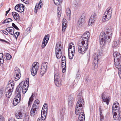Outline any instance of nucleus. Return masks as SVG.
Here are the masks:
<instances>
[{"label": "nucleus", "instance_id": "nucleus-20", "mask_svg": "<svg viewBox=\"0 0 121 121\" xmlns=\"http://www.w3.org/2000/svg\"><path fill=\"white\" fill-rule=\"evenodd\" d=\"M104 93H103L101 95L102 99L103 100L104 102H106L107 105L108 104L110 100V98L109 97L107 96L106 97L104 95Z\"/></svg>", "mask_w": 121, "mask_h": 121}, {"label": "nucleus", "instance_id": "nucleus-58", "mask_svg": "<svg viewBox=\"0 0 121 121\" xmlns=\"http://www.w3.org/2000/svg\"><path fill=\"white\" fill-rule=\"evenodd\" d=\"M9 27V29H12V30H13V32H14V29L13 27Z\"/></svg>", "mask_w": 121, "mask_h": 121}, {"label": "nucleus", "instance_id": "nucleus-8", "mask_svg": "<svg viewBox=\"0 0 121 121\" xmlns=\"http://www.w3.org/2000/svg\"><path fill=\"white\" fill-rule=\"evenodd\" d=\"M81 42L82 44L81 45H79L78 51L80 53L83 54L88 48V44L86 43H83L82 42Z\"/></svg>", "mask_w": 121, "mask_h": 121}, {"label": "nucleus", "instance_id": "nucleus-60", "mask_svg": "<svg viewBox=\"0 0 121 121\" xmlns=\"http://www.w3.org/2000/svg\"><path fill=\"white\" fill-rule=\"evenodd\" d=\"M9 27L7 28H6V29H5V30L8 32H9Z\"/></svg>", "mask_w": 121, "mask_h": 121}, {"label": "nucleus", "instance_id": "nucleus-19", "mask_svg": "<svg viewBox=\"0 0 121 121\" xmlns=\"http://www.w3.org/2000/svg\"><path fill=\"white\" fill-rule=\"evenodd\" d=\"M85 14L83 13L82 15L80 18L79 19L78 22V24L80 26H81L85 22Z\"/></svg>", "mask_w": 121, "mask_h": 121}, {"label": "nucleus", "instance_id": "nucleus-51", "mask_svg": "<svg viewBox=\"0 0 121 121\" xmlns=\"http://www.w3.org/2000/svg\"><path fill=\"white\" fill-rule=\"evenodd\" d=\"M22 1L23 2L26 4H27L29 3L28 0H23Z\"/></svg>", "mask_w": 121, "mask_h": 121}, {"label": "nucleus", "instance_id": "nucleus-11", "mask_svg": "<svg viewBox=\"0 0 121 121\" xmlns=\"http://www.w3.org/2000/svg\"><path fill=\"white\" fill-rule=\"evenodd\" d=\"M90 36V33L88 31H86L82 36L81 38L80 39V42H82V43H88V39Z\"/></svg>", "mask_w": 121, "mask_h": 121}, {"label": "nucleus", "instance_id": "nucleus-62", "mask_svg": "<svg viewBox=\"0 0 121 121\" xmlns=\"http://www.w3.org/2000/svg\"><path fill=\"white\" fill-rule=\"evenodd\" d=\"M42 121V120L41 118H40V119L39 118L38 119V120L37 121Z\"/></svg>", "mask_w": 121, "mask_h": 121}, {"label": "nucleus", "instance_id": "nucleus-63", "mask_svg": "<svg viewBox=\"0 0 121 121\" xmlns=\"http://www.w3.org/2000/svg\"><path fill=\"white\" fill-rule=\"evenodd\" d=\"M5 32V33L4 32V33L6 35H8V33L6 32L5 31H4Z\"/></svg>", "mask_w": 121, "mask_h": 121}, {"label": "nucleus", "instance_id": "nucleus-17", "mask_svg": "<svg viewBox=\"0 0 121 121\" xmlns=\"http://www.w3.org/2000/svg\"><path fill=\"white\" fill-rule=\"evenodd\" d=\"M49 37V35H47L45 36L43 39L42 45V48H44L45 46L48 42Z\"/></svg>", "mask_w": 121, "mask_h": 121}, {"label": "nucleus", "instance_id": "nucleus-36", "mask_svg": "<svg viewBox=\"0 0 121 121\" xmlns=\"http://www.w3.org/2000/svg\"><path fill=\"white\" fill-rule=\"evenodd\" d=\"M43 1V0H40L39 3L37 4V6L40 9L42 7V2Z\"/></svg>", "mask_w": 121, "mask_h": 121}, {"label": "nucleus", "instance_id": "nucleus-40", "mask_svg": "<svg viewBox=\"0 0 121 121\" xmlns=\"http://www.w3.org/2000/svg\"><path fill=\"white\" fill-rule=\"evenodd\" d=\"M74 55L73 54H72V53H68L69 58L70 59H72Z\"/></svg>", "mask_w": 121, "mask_h": 121}, {"label": "nucleus", "instance_id": "nucleus-25", "mask_svg": "<svg viewBox=\"0 0 121 121\" xmlns=\"http://www.w3.org/2000/svg\"><path fill=\"white\" fill-rule=\"evenodd\" d=\"M66 27V20L65 19H63L62 23V31L64 32L65 31Z\"/></svg>", "mask_w": 121, "mask_h": 121}, {"label": "nucleus", "instance_id": "nucleus-38", "mask_svg": "<svg viewBox=\"0 0 121 121\" xmlns=\"http://www.w3.org/2000/svg\"><path fill=\"white\" fill-rule=\"evenodd\" d=\"M75 48H73V49H69L68 50V53H69V52H70V53H72V54H73L74 55V52L75 51Z\"/></svg>", "mask_w": 121, "mask_h": 121}, {"label": "nucleus", "instance_id": "nucleus-49", "mask_svg": "<svg viewBox=\"0 0 121 121\" xmlns=\"http://www.w3.org/2000/svg\"><path fill=\"white\" fill-rule=\"evenodd\" d=\"M73 101V99L71 96H69V99L68 100H70Z\"/></svg>", "mask_w": 121, "mask_h": 121}, {"label": "nucleus", "instance_id": "nucleus-5", "mask_svg": "<svg viewBox=\"0 0 121 121\" xmlns=\"http://www.w3.org/2000/svg\"><path fill=\"white\" fill-rule=\"evenodd\" d=\"M112 9L108 7L106 10L103 15V21L104 22L108 21L110 20L112 16Z\"/></svg>", "mask_w": 121, "mask_h": 121}, {"label": "nucleus", "instance_id": "nucleus-2", "mask_svg": "<svg viewBox=\"0 0 121 121\" xmlns=\"http://www.w3.org/2000/svg\"><path fill=\"white\" fill-rule=\"evenodd\" d=\"M84 101L82 98H81L78 100L75 108V112L76 115H79L78 120L84 121L85 117L84 113L82 112L83 106L84 104Z\"/></svg>", "mask_w": 121, "mask_h": 121}, {"label": "nucleus", "instance_id": "nucleus-22", "mask_svg": "<svg viewBox=\"0 0 121 121\" xmlns=\"http://www.w3.org/2000/svg\"><path fill=\"white\" fill-rule=\"evenodd\" d=\"M14 82L13 80H10L9 82V84L7 86L6 88L9 89L11 90L14 87Z\"/></svg>", "mask_w": 121, "mask_h": 121}, {"label": "nucleus", "instance_id": "nucleus-44", "mask_svg": "<svg viewBox=\"0 0 121 121\" xmlns=\"http://www.w3.org/2000/svg\"><path fill=\"white\" fill-rule=\"evenodd\" d=\"M37 4H36V5L35 6V9L34 11V12L35 13H37V10L38 9V8H39L37 6Z\"/></svg>", "mask_w": 121, "mask_h": 121}, {"label": "nucleus", "instance_id": "nucleus-30", "mask_svg": "<svg viewBox=\"0 0 121 121\" xmlns=\"http://www.w3.org/2000/svg\"><path fill=\"white\" fill-rule=\"evenodd\" d=\"M48 63L47 62H43L42 64V65L41 67L45 69H47V67L48 66Z\"/></svg>", "mask_w": 121, "mask_h": 121}, {"label": "nucleus", "instance_id": "nucleus-41", "mask_svg": "<svg viewBox=\"0 0 121 121\" xmlns=\"http://www.w3.org/2000/svg\"><path fill=\"white\" fill-rule=\"evenodd\" d=\"M69 105L71 106H72L73 105V101L70 100H68Z\"/></svg>", "mask_w": 121, "mask_h": 121}, {"label": "nucleus", "instance_id": "nucleus-33", "mask_svg": "<svg viewBox=\"0 0 121 121\" xmlns=\"http://www.w3.org/2000/svg\"><path fill=\"white\" fill-rule=\"evenodd\" d=\"M62 0H54V1L55 4L59 5L61 3Z\"/></svg>", "mask_w": 121, "mask_h": 121}, {"label": "nucleus", "instance_id": "nucleus-48", "mask_svg": "<svg viewBox=\"0 0 121 121\" xmlns=\"http://www.w3.org/2000/svg\"><path fill=\"white\" fill-rule=\"evenodd\" d=\"M29 117H26L25 118L23 121H29Z\"/></svg>", "mask_w": 121, "mask_h": 121}, {"label": "nucleus", "instance_id": "nucleus-61", "mask_svg": "<svg viewBox=\"0 0 121 121\" xmlns=\"http://www.w3.org/2000/svg\"><path fill=\"white\" fill-rule=\"evenodd\" d=\"M11 9L10 8H9V10L7 11L6 12V14H8L9 12V11Z\"/></svg>", "mask_w": 121, "mask_h": 121}, {"label": "nucleus", "instance_id": "nucleus-16", "mask_svg": "<svg viewBox=\"0 0 121 121\" xmlns=\"http://www.w3.org/2000/svg\"><path fill=\"white\" fill-rule=\"evenodd\" d=\"M92 57L94 59V64H95V65H94V68H96L97 66H96V65L98 63V61L100 58L101 56L100 55H98L94 53Z\"/></svg>", "mask_w": 121, "mask_h": 121}, {"label": "nucleus", "instance_id": "nucleus-18", "mask_svg": "<svg viewBox=\"0 0 121 121\" xmlns=\"http://www.w3.org/2000/svg\"><path fill=\"white\" fill-rule=\"evenodd\" d=\"M114 61L121 60V55L118 52H115L113 53Z\"/></svg>", "mask_w": 121, "mask_h": 121}, {"label": "nucleus", "instance_id": "nucleus-27", "mask_svg": "<svg viewBox=\"0 0 121 121\" xmlns=\"http://www.w3.org/2000/svg\"><path fill=\"white\" fill-rule=\"evenodd\" d=\"M119 41L117 40L114 41L112 44V46L115 48H117L119 46Z\"/></svg>", "mask_w": 121, "mask_h": 121}, {"label": "nucleus", "instance_id": "nucleus-53", "mask_svg": "<svg viewBox=\"0 0 121 121\" xmlns=\"http://www.w3.org/2000/svg\"><path fill=\"white\" fill-rule=\"evenodd\" d=\"M0 41L2 42H4L6 43H8V41L2 39H0Z\"/></svg>", "mask_w": 121, "mask_h": 121}, {"label": "nucleus", "instance_id": "nucleus-14", "mask_svg": "<svg viewBox=\"0 0 121 121\" xmlns=\"http://www.w3.org/2000/svg\"><path fill=\"white\" fill-rule=\"evenodd\" d=\"M25 6L21 4H19L16 5L15 7V9L16 10L20 13L23 12Z\"/></svg>", "mask_w": 121, "mask_h": 121}, {"label": "nucleus", "instance_id": "nucleus-64", "mask_svg": "<svg viewBox=\"0 0 121 121\" xmlns=\"http://www.w3.org/2000/svg\"><path fill=\"white\" fill-rule=\"evenodd\" d=\"M78 121H84L82 120H79L78 119Z\"/></svg>", "mask_w": 121, "mask_h": 121}, {"label": "nucleus", "instance_id": "nucleus-24", "mask_svg": "<svg viewBox=\"0 0 121 121\" xmlns=\"http://www.w3.org/2000/svg\"><path fill=\"white\" fill-rule=\"evenodd\" d=\"M15 115L16 118L18 119H22V113L19 110L16 112Z\"/></svg>", "mask_w": 121, "mask_h": 121}, {"label": "nucleus", "instance_id": "nucleus-31", "mask_svg": "<svg viewBox=\"0 0 121 121\" xmlns=\"http://www.w3.org/2000/svg\"><path fill=\"white\" fill-rule=\"evenodd\" d=\"M66 14L68 17L70 18V17L71 11L70 9L69 8H68L67 9L66 11Z\"/></svg>", "mask_w": 121, "mask_h": 121}, {"label": "nucleus", "instance_id": "nucleus-3", "mask_svg": "<svg viewBox=\"0 0 121 121\" xmlns=\"http://www.w3.org/2000/svg\"><path fill=\"white\" fill-rule=\"evenodd\" d=\"M112 31V29L110 28L109 29L107 30L106 34L103 32L101 33L99 36L100 44L104 45L110 42Z\"/></svg>", "mask_w": 121, "mask_h": 121}, {"label": "nucleus", "instance_id": "nucleus-7", "mask_svg": "<svg viewBox=\"0 0 121 121\" xmlns=\"http://www.w3.org/2000/svg\"><path fill=\"white\" fill-rule=\"evenodd\" d=\"M62 48L61 44L60 43L56 44V58L57 59L60 58L62 56V52L61 49Z\"/></svg>", "mask_w": 121, "mask_h": 121}, {"label": "nucleus", "instance_id": "nucleus-55", "mask_svg": "<svg viewBox=\"0 0 121 121\" xmlns=\"http://www.w3.org/2000/svg\"><path fill=\"white\" fill-rule=\"evenodd\" d=\"M47 105V104L46 103H45L44 105H43V108H44V109L46 110V109L45 108L46 106Z\"/></svg>", "mask_w": 121, "mask_h": 121}, {"label": "nucleus", "instance_id": "nucleus-6", "mask_svg": "<svg viewBox=\"0 0 121 121\" xmlns=\"http://www.w3.org/2000/svg\"><path fill=\"white\" fill-rule=\"evenodd\" d=\"M39 100H36L34 102L30 112V115L31 116H34L37 113V109L39 106Z\"/></svg>", "mask_w": 121, "mask_h": 121}, {"label": "nucleus", "instance_id": "nucleus-57", "mask_svg": "<svg viewBox=\"0 0 121 121\" xmlns=\"http://www.w3.org/2000/svg\"><path fill=\"white\" fill-rule=\"evenodd\" d=\"M4 62L3 58L2 60H0V64H3Z\"/></svg>", "mask_w": 121, "mask_h": 121}, {"label": "nucleus", "instance_id": "nucleus-42", "mask_svg": "<svg viewBox=\"0 0 121 121\" xmlns=\"http://www.w3.org/2000/svg\"><path fill=\"white\" fill-rule=\"evenodd\" d=\"M12 26L14 28H15L17 30H19V29L17 27V26L15 24L13 23H12Z\"/></svg>", "mask_w": 121, "mask_h": 121}, {"label": "nucleus", "instance_id": "nucleus-28", "mask_svg": "<svg viewBox=\"0 0 121 121\" xmlns=\"http://www.w3.org/2000/svg\"><path fill=\"white\" fill-rule=\"evenodd\" d=\"M57 15L58 17H60L61 12V8L60 6L58 7L57 11Z\"/></svg>", "mask_w": 121, "mask_h": 121}, {"label": "nucleus", "instance_id": "nucleus-37", "mask_svg": "<svg viewBox=\"0 0 121 121\" xmlns=\"http://www.w3.org/2000/svg\"><path fill=\"white\" fill-rule=\"evenodd\" d=\"M43 114V115L45 117V115L46 116V110L44 109V108H43L41 111V114Z\"/></svg>", "mask_w": 121, "mask_h": 121}, {"label": "nucleus", "instance_id": "nucleus-46", "mask_svg": "<svg viewBox=\"0 0 121 121\" xmlns=\"http://www.w3.org/2000/svg\"><path fill=\"white\" fill-rule=\"evenodd\" d=\"M9 22L8 21V18L4 20V21L2 22L3 24H4L5 23H8Z\"/></svg>", "mask_w": 121, "mask_h": 121}, {"label": "nucleus", "instance_id": "nucleus-43", "mask_svg": "<svg viewBox=\"0 0 121 121\" xmlns=\"http://www.w3.org/2000/svg\"><path fill=\"white\" fill-rule=\"evenodd\" d=\"M14 32H13V30L9 29L8 32L11 35H12L14 34Z\"/></svg>", "mask_w": 121, "mask_h": 121}, {"label": "nucleus", "instance_id": "nucleus-50", "mask_svg": "<svg viewBox=\"0 0 121 121\" xmlns=\"http://www.w3.org/2000/svg\"><path fill=\"white\" fill-rule=\"evenodd\" d=\"M0 121H4L3 117L2 116H0Z\"/></svg>", "mask_w": 121, "mask_h": 121}, {"label": "nucleus", "instance_id": "nucleus-52", "mask_svg": "<svg viewBox=\"0 0 121 121\" xmlns=\"http://www.w3.org/2000/svg\"><path fill=\"white\" fill-rule=\"evenodd\" d=\"M41 117L42 118V120H44L45 119V117L43 116V114H41Z\"/></svg>", "mask_w": 121, "mask_h": 121}, {"label": "nucleus", "instance_id": "nucleus-39", "mask_svg": "<svg viewBox=\"0 0 121 121\" xmlns=\"http://www.w3.org/2000/svg\"><path fill=\"white\" fill-rule=\"evenodd\" d=\"M20 34V33L18 32H16L14 35V36L16 39H17L18 36Z\"/></svg>", "mask_w": 121, "mask_h": 121}, {"label": "nucleus", "instance_id": "nucleus-4", "mask_svg": "<svg viewBox=\"0 0 121 121\" xmlns=\"http://www.w3.org/2000/svg\"><path fill=\"white\" fill-rule=\"evenodd\" d=\"M119 104L117 102L114 103L112 106L113 115L114 119L116 120H119L121 118V112L118 106Z\"/></svg>", "mask_w": 121, "mask_h": 121}, {"label": "nucleus", "instance_id": "nucleus-23", "mask_svg": "<svg viewBox=\"0 0 121 121\" xmlns=\"http://www.w3.org/2000/svg\"><path fill=\"white\" fill-rule=\"evenodd\" d=\"M95 15L93 14L91 15L90 18L89 19L88 24L89 25H91L95 21Z\"/></svg>", "mask_w": 121, "mask_h": 121}, {"label": "nucleus", "instance_id": "nucleus-15", "mask_svg": "<svg viewBox=\"0 0 121 121\" xmlns=\"http://www.w3.org/2000/svg\"><path fill=\"white\" fill-rule=\"evenodd\" d=\"M66 58L65 56H62V72L64 73L66 69Z\"/></svg>", "mask_w": 121, "mask_h": 121}, {"label": "nucleus", "instance_id": "nucleus-34", "mask_svg": "<svg viewBox=\"0 0 121 121\" xmlns=\"http://www.w3.org/2000/svg\"><path fill=\"white\" fill-rule=\"evenodd\" d=\"M46 70V69H45L44 68L41 67L40 72V74L43 75L45 73Z\"/></svg>", "mask_w": 121, "mask_h": 121}, {"label": "nucleus", "instance_id": "nucleus-32", "mask_svg": "<svg viewBox=\"0 0 121 121\" xmlns=\"http://www.w3.org/2000/svg\"><path fill=\"white\" fill-rule=\"evenodd\" d=\"M4 55L6 57V58L7 60H9L11 59V56L8 53H4Z\"/></svg>", "mask_w": 121, "mask_h": 121}, {"label": "nucleus", "instance_id": "nucleus-10", "mask_svg": "<svg viewBox=\"0 0 121 121\" xmlns=\"http://www.w3.org/2000/svg\"><path fill=\"white\" fill-rule=\"evenodd\" d=\"M54 81L55 84L57 86H60L61 84L62 81L60 77L59 73L55 72L54 77Z\"/></svg>", "mask_w": 121, "mask_h": 121}, {"label": "nucleus", "instance_id": "nucleus-54", "mask_svg": "<svg viewBox=\"0 0 121 121\" xmlns=\"http://www.w3.org/2000/svg\"><path fill=\"white\" fill-rule=\"evenodd\" d=\"M8 121H16L15 119L13 118H11L9 119Z\"/></svg>", "mask_w": 121, "mask_h": 121}, {"label": "nucleus", "instance_id": "nucleus-45", "mask_svg": "<svg viewBox=\"0 0 121 121\" xmlns=\"http://www.w3.org/2000/svg\"><path fill=\"white\" fill-rule=\"evenodd\" d=\"M80 74H78H78L77 75V77L76 78V79H77V80H78L80 78Z\"/></svg>", "mask_w": 121, "mask_h": 121}, {"label": "nucleus", "instance_id": "nucleus-59", "mask_svg": "<svg viewBox=\"0 0 121 121\" xmlns=\"http://www.w3.org/2000/svg\"><path fill=\"white\" fill-rule=\"evenodd\" d=\"M99 112H100V116H101V113H102V112H101V108H99Z\"/></svg>", "mask_w": 121, "mask_h": 121}, {"label": "nucleus", "instance_id": "nucleus-13", "mask_svg": "<svg viewBox=\"0 0 121 121\" xmlns=\"http://www.w3.org/2000/svg\"><path fill=\"white\" fill-rule=\"evenodd\" d=\"M114 64L115 67L118 69L119 75L121 79V60L114 61Z\"/></svg>", "mask_w": 121, "mask_h": 121}, {"label": "nucleus", "instance_id": "nucleus-47", "mask_svg": "<svg viewBox=\"0 0 121 121\" xmlns=\"http://www.w3.org/2000/svg\"><path fill=\"white\" fill-rule=\"evenodd\" d=\"M3 54L2 53H0V60H2L3 58Z\"/></svg>", "mask_w": 121, "mask_h": 121}, {"label": "nucleus", "instance_id": "nucleus-12", "mask_svg": "<svg viewBox=\"0 0 121 121\" xmlns=\"http://www.w3.org/2000/svg\"><path fill=\"white\" fill-rule=\"evenodd\" d=\"M21 77V74L19 69L18 67H16L14 69V79L15 81L19 80Z\"/></svg>", "mask_w": 121, "mask_h": 121}, {"label": "nucleus", "instance_id": "nucleus-35", "mask_svg": "<svg viewBox=\"0 0 121 121\" xmlns=\"http://www.w3.org/2000/svg\"><path fill=\"white\" fill-rule=\"evenodd\" d=\"M73 48H75V47L74 45L72 43H70L69 44V47L68 48V50L69 49H73Z\"/></svg>", "mask_w": 121, "mask_h": 121}, {"label": "nucleus", "instance_id": "nucleus-29", "mask_svg": "<svg viewBox=\"0 0 121 121\" xmlns=\"http://www.w3.org/2000/svg\"><path fill=\"white\" fill-rule=\"evenodd\" d=\"M32 95H32L29 98V101L28 102V106L29 107H31L32 102L33 100V99L32 97Z\"/></svg>", "mask_w": 121, "mask_h": 121}, {"label": "nucleus", "instance_id": "nucleus-26", "mask_svg": "<svg viewBox=\"0 0 121 121\" xmlns=\"http://www.w3.org/2000/svg\"><path fill=\"white\" fill-rule=\"evenodd\" d=\"M13 16L16 20L17 21V20L19 19V16L17 13L15 12H13L12 13Z\"/></svg>", "mask_w": 121, "mask_h": 121}, {"label": "nucleus", "instance_id": "nucleus-9", "mask_svg": "<svg viewBox=\"0 0 121 121\" xmlns=\"http://www.w3.org/2000/svg\"><path fill=\"white\" fill-rule=\"evenodd\" d=\"M39 68V63L37 62H34L31 68V72L32 75L35 76Z\"/></svg>", "mask_w": 121, "mask_h": 121}, {"label": "nucleus", "instance_id": "nucleus-56", "mask_svg": "<svg viewBox=\"0 0 121 121\" xmlns=\"http://www.w3.org/2000/svg\"><path fill=\"white\" fill-rule=\"evenodd\" d=\"M8 21L9 22H12L13 21L12 19L10 18H8Z\"/></svg>", "mask_w": 121, "mask_h": 121}, {"label": "nucleus", "instance_id": "nucleus-21", "mask_svg": "<svg viewBox=\"0 0 121 121\" xmlns=\"http://www.w3.org/2000/svg\"><path fill=\"white\" fill-rule=\"evenodd\" d=\"M12 90H11L9 89L6 88L5 94L7 97L9 98L11 96L12 92Z\"/></svg>", "mask_w": 121, "mask_h": 121}, {"label": "nucleus", "instance_id": "nucleus-1", "mask_svg": "<svg viewBox=\"0 0 121 121\" xmlns=\"http://www.w3.org/2000/svg\"><path fill=\"white\" fill-rule=\"evenodd\" d=\"M25 81H22L20 83L16 89V92L18 93L14 99L13 104L14 106L16 105L19 103L21 99V92L22 90L23 93L25 94L28 89L29 87V79Z\"/></svg>", "mask_w": 121, "mask_h": 121}]
</instances>
